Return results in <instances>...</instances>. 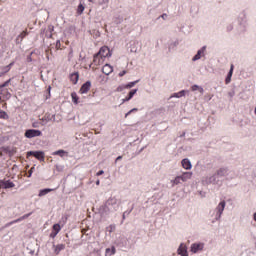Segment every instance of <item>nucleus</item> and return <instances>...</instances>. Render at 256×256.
I'll use <instances>...</instances> for the list:
<instances>
[{
    "label": "nucleus",
    "instance_id": "nucleus-5",
    "mask_svg": "<svg viewBox=\"0 0 256 256\" xmlns=\"http://www.w3.org/2000/svg\"><path fill=\"white\" fill-rule=\"evenodd\" d=\"M227 203L225 202V200H222L216 207L215 211H216V221H221V217L223 215V211H225V207H226Z\"/></svg>",
    "mask_w": 256,
    "mask_h": 256
},
{
    "label": "nucleus",
    "instance_id": "nucleus-42",
    "mask_svg": "<svg viewBox=\"0 0 256 256\" xmlns=\"http://www.w3.org/2000/svg\"><path fill=\"white\" fill-rule=\"evenodd\" d=\"M47 93L48 95L46 96V99H51V86H48Z\"/></svg>",
    "mask_w": 256,
    "mask_h": 256
},
{
    "label": "nucleus",
    "instance_id": "nucleus-4",
    "mask_svg": "<svg viewBox=\"0 0 256 256\" xmlns=\"http://www.w3.org/2000/svg\"><path fill=\"white\" fill-rule=\"evenodd\" d=\"M27 159L29 157H35L38 161H45V152L43 151H28L26 154Z\"/></svg>",
    "mask_w": 256,
    "mask_h": 256
},
{
    "label": "nucleus",
    "instance_id": "nucleus-9",
    "mask_svg": "<svg viewBox=\"0 0 256 256\" xmlns=\"http://www.w3.org/2000/svg\"><path fill=\"white\" fill-rule=\"evenodd\" d=\"M206 51H207V46H203L201 49L197 51L196 55L192 58V61H199L201 57H205Z\"/></svg>",
    "mask_w": 256,
    "mask_h": 256
},
{
    "label": "nucleus",
    "instance_id": "nucleus-20",
    "mask_svg": "<svg viewBox=\"0 0 256 256\" xmlns=\"http://www.w3.org/2000/svg\"><path fill=\"white\" fill-rule=\"evenodd\" d=\"M193 176V173L191 172H184L182 175H180L181 181L185 183V181H189L191 177Z\"/></svg>",
    "mask_w": 256,
    "mask_h": 256
},
{
    "label": "nucleus",
    "instance_id": "nucleus-41",
    "mask_svg": "<svg viewBox=\"0 0 256 256\" xmlns=\"http://www.w3.org/2000/svg\"><path fill=\"white\" fill-rule=\"evenodd\" d=\"M108 229H110V230H109V233H113V231H115V229H116L115 224H111V225L108 227Z\"/></svg>",
    "mask_w": 256,
    "mask_h": 256
},
{
    "label": "nucleus",
    "instance_id": "nucleus-31",
    "mask_svg": "<svg viewBox=\"0 0 256 256\" xmlns=\"http://www.w3.org/2000/svg\"><path fill=\"white\" fill-rule=\"evenodd\" d=\"M0 93H2V95L4 94L5 99H11V94L8 89H2Z\"/></svg>",
    "mask_w": 256,
    "mask_h": 256
},
{
    "label": "nucleus",
    "instance_id": "nucleus-60",
    "mask_svg": "<svg viewBox=\"0 0 256 256\" xmlns=\"http://www.w3.org/2000/svg\"><path fill=\"white\" fill-rule=\"evenodd\" d=\"M217 221H219V220H216V218H214V219L212 220V223H217Z\"/></svg>",
    "mask_w": 256,
    "mask_h": 256
},
{
    "label": "nucleus",
    "instance_id": "nucleus-1",
    "mask_svg": "<svg viewBox=\"0 0 256 256\" xmlns=\"http://www.w3.org/2000/svg\"><path fill=\"white\" fill-rule=\"evenodd\" d=\"M120 205L121 201H119L115 197H110L104 205L100 206L99 213L101 217H107L110 213H115L116 211H119Z\"/></svg>",
    "mask_w": 256,
    "mask_h": 256
},
{
    "label": "nucleus",
    "instance_id": "nucleus-14",
    "mask_svg": "<svg viewBox=\"0 0 256 256\" xmlns=\"http://www.w3.org/2000/svg\"><path fill=\"white\" fill-rule=\"evenodd\" d=\"M181 165L183 169H186V171H190V169H193V165L191 164V160H189V158L182 159Z\"/></svg>",
    "mask_w": 256,
    "mask_h": 256
},
{
    "label": "nucleus",
    "instance_id": "nucleus-6",
    "mask_svg": "<svg viewBox=\"0 0 256 256\" xmlns=\"http://www.w3.org/2000/svg\"><path fill=\"white\" fill-rule=\"evenodd\" d=\"M41 135H43V132L37 129H27L24 133V137H26V139H33V137H41Z\"/></svg>",
    "mask_w": 256,
    "mask_h": 256
},
{
    "label": "nucleus",
    "instance_id": "nucleus-10",
    "mask_svg": "<svg viewBox=\"0 0 256 256\" xmlns=\"http://www.w3.org/2000/svg\"><path fill=\"white\" fill-rule=\"evenodd\" d=\"M31 215H33V212L25 214L22 217L9 222L8 224H6V227H10V225H15V223H21V221H24V219H29V217H31Z\"/></svg>",
    "mask_w": 256,
    "mask_h": 256
},
{
    "label": "nucleus",
    "instance_id": "nucleus-37",
    "mask_svg": "<svg viewBox=\"0 0 256 256\" xmlns=\"http://www.w3.org/2000/svg\"><path fill=\"white\" fill-rule=\"evenodd\" d=\"M133 211V208H131L130 210H127L123 213L122 215V221H125V217L126 215H131V212Z\"/></svg>",
    "mask_w": 256,
    "mask_h": 256
},
{
    "label": "nucleus",
    "instance_id": "nucleus-11",
    "mask_svg": "<svg viewBox=\"0 0 256 256\" xmlns=\"http://www.w3.org/2000/svg\"><path fill=\"white\" fill-rule=\"evenodd\" d=\"M91 89V81H86L82 86L80 87L79 93L81 95H85V93H89V90Z\"/></svg>",
    "mask_w": 256,
    "mask_h": 256
},
{
    "label": "nucleus",
    "instance_id": "nucleus-16",
    "mask_svg": "<svg viewBox=\"0 0 256 256\" xmlns=\"http://www.w3.org/2000/svg\"><path fill=\"white\" fill-rule=\"evenodd\" d=\"M69 79L73 85H77V83H79V72L71 73Z\"/></svg>",
    "mask_w": 256,
    "mask_h": 256
},
{
    "label": "nucleus",
    "instance_id": "nucleus-61",
    "mask_svg": "<svg viewBox=\"0 0 256 256\" xmlns=\"http://www.w3.org/2000/svg\"><path fill=\"white\" fill-rule=\"evenodd\" d=\"M185 135H186V133L183 132V133L180 135V137H185Z\"/></svg>",
    "mask_w": 256,
    "mask_h": 256
},
{
    "label": "nucleus",
    "instance_id": "nucleus-2",
    "mask_svg": "<svg viewBox=\"0 0 256 256\" xmlns=\"http://www.w3.org/2000/svg\"><path fill=\"white\" fill-rule=\"evenodd\" d=\"M203 185H217L218 187H221L223 185V182L219 181V178L217 174H213L212 176H207L205 178V182H202Z\"/></svg>",
    "mask_w": 256,
    "mask_h": 256
},
{
    "label": "nucleus",
    "instance_id": "nucleus-21",
    "mask_svg": "<svg viewBox=\"0 0 256 256\" xmlns=\"http://www.w3.org/2000/svg\"><path fill=\"white\" fill-rule=\"evenodd\" d=\"M27 35H28L27 31H23L22 33H20L16 38L17 45H19L20 43H23V39H25Z\"/></svg>",
    "mask_w": 256,
    "mask_h": 256
},
{
    "label": "nucleus",
    "instance_id": "nucleus-40",
    "mask_svg": "<svg viewBox=\"0 0 256 256\" xmlns=\"http://www.w3.org/2000/svg\"><path fill=\"white\" fill-rule=\"evenodd\" d=\"M27 251L30 255H35V249H32L31 246L27 247Z\"/></svg>",
    "mask_w": 256,
    "mask_h": 256
},
{
    "label": "nucleus",
    "instance_id": "nucleus-49",
    "mask_svg": "<svg viewBox=\"0 0 256 256\" xmlns=\"http://www.w3.org/2000/svg\"><path fill=\"white\" fill-rule=\"evenodd\" d=\"M33 169H35V167H32L29 171H28V174H27V177L30 178L31 175H33Z\"/></svg>",
    "mask_w": 256,
    "mask_h": 256
},
{
    "label": "nucleus",
    "instance_id": "nucleus-47",
    "mask_svg": "<svg viewBox=\"0 0 256 256\" xmlns=\"http://www.w3.org/2000/svg\"><path fill=\"white\" fill-rule=\"evenodd\" d=\"M109 4V0H102L98 3V5H107Z\"/></svg>",
    "mask_w": 256,
    "mask_h": 256
},
{
    "label": "nucleus",
    "instance_id": "nucleus-19",
    "mask_svg": "<svg viewBox=\"0 0 256 256\" xmlns=\"http://www.w3.org/2000/svg\"><path fill=\"white\" fill-rule=\"evenodd\" d=\"M137 91H139L138 89H132L127 97L125 99H122V104L123 103H127V101H131V98L135 96V94L137 93Z\"/></svg>",
    "mask_w": 256,
    "mask_h": 256
},
{
    "label": "nucleus",
    "instance_id": "nucleus-43",
    "mask_svg": "<svg viewBox=\"0 0 256 256\" xmlns=\"http://www.w3.org/2000/svg\"><path fill=\"white\" fill-rule=\"evenodd\" d=\"M124 89H127V87H125V85H124V86H118V87H117L118 93H121Z\"/></svg>",
    "mask_w": 256,
    "mask_h": 256
},
{
    "label": "nucleus",
    "instance_id": "nucleus-56",
    "mask_svg": "<svg viewBox=\"0 0 256 256\" xmlns=\"http://www.w3.org/2000/svg\"><path fill=\"white\" fill-rule=\"evenodd\" d=\"M31 61H33V58H31V55H29V56L27 57V62H28V63H31Z\"/></svg>",
    "mask_w": 256,
    "mask_h": 256
},
{
    "label": "nucleus",
    "instance_id": "nucleus-45",
    "mask_svg": "<svg viewBox=\"0 0 256 256\" xmlns=\"http://www.w3.org/2000/svg\"><path fill=\"white\" fill-rule=\"evenodd\" d=\"M93 35H94L95 37H101V32H99V30H94V31H93Z\"/></svg>",
    "mask_w": 256,
    "mask_h": 256
},
{
    "label": "nucleus",
    "instance_id": "nucleus-34",
    "mask_svg": "<svg viewBox=\"0 0 256 256\" xmlns=\"http://www.w3.org/2000/svg\"><path fill=\"white\" fill-rule=\"evenodd\" d=\"M191 90H192V91H197V90H198L200 93H203V92H204L203 88L200 87V86L197 85V84H194V85L191 87Z\"/></svg>",
    "mask_w": 256,
    "mask_h": 256
},
{
    "label": "nucleus",
    "instance_id": "nucleus-48",
    "mask_svg": "<svg viewBox=\"0 0 256 256\" xmlns=\"http://www.w3.org/2000/svg\"><path fill=\"white\" fill-rule=\"evenodd\" d=\"M145 149H147V146L142 147V148L136 153V155H141V153H143V151H145Z\"/></svg>",
    "mask_w": 256,
    "mask_h": 256
},
{
    "label": "nucleus",
    "instance_id": "nucleus-17",
    "mask_svg": "<svg viewBox=\"0 0 256 256\" xmlns=\"http://www.w3.org/2000/svg\"><path fill=\"white\" fill-rule=\"evenodd\" d=\"M235 69V66L233 64H231L230 66V70L225 78V83L226 85H229V83H231V78L233 77V71Z\"/></svg>",
    "mask_w": 256,
    "mask_h": 256
},
{
    "label": "nucleus",
    "instance_id": "nucleus-52",
    "mask_svg": "<svg viewBox=\"0 0 256 256\" xmlns=\"http://www.w3.org/2000/svg\"><path fill=\"white\" fill-rule=\"evenodd\" d=\"M233 29V24H229L227 27H226V30L229 32H231V30Z\"/></svg>",
    "mask_w": 256,
    "mask_h": 256
},
{
    "label": "nucleus",
    "instance_id": "nucleus-63",
    "mask_svg": "<svg viewBox=\"0 0 256 256\" xmlns=\"http://www.w3.org/2000/svg\"><path fill=\"white\" fill-rule=\"evenodd\" d=\"M99 183H101L99 180L96 181V185H99Z\"/></svg>",
    "mask_w": 256,
    "mask_h": 256
},
{
    "label": "nucleus",
    "instance_id": "nucleus-44",
    "mask_svg": "<svg viewBox=\"0 0 256 256\" xmlns=\"http://www.w3.org/2000/svg\"><path fill=\"white\" fill-rule=\"evenodd\" d=\"M167 17H168L167 13H164V14L160 15L158 17V19H163L165 21V20H167Z\"/></svg>",
    "mask_w": 256,
    "mask_h": 256
},
{
    "label": "nucleus",
    "instance_id": "nucleus-29",
    "mask_svg": "<svg viewBox=\"0 0 256 256\" xmlns=\"http://www.w3.org/2000/svg\"><path fill=\"white\" fill-rule=\"evenodd\" d=\"M53 155H58L59 157H65V155H69V153L65 150H57L53 152Z\"/></svg>",
    "mask_w": 256,
    "mask_h": 256
},
{
    "label": "nucleus",
    "instance_id": "nucleus-12",
    "mask_svg": "<svg viewBox=\"0 0 256 256\" xmlns=\"http://www.w3.org/2000/svg\"><path fill=\"white\" fill-rule=\"evenodd\" d=\"M227 175H229V168L227 167H221L216 171V176L218 179L221 177H227Z\"/></svg>",
    "mask_w": 256,
    "mask_h": 256
},
{
    "label": "nucleus",
    "instance_id": "nucleus-13",
    "mask_svg": "<svg viewBox=\"0 0 256 256\" xmlns=\"http://www.w3.org/2000/svg\"><path fill=\"white\" fill-rule=\"evenodd\" d=\"M59 231H61V225H59L58 223L54 224L52 226V232L50 233L51 239H55L57 235H59Z\"/></svg>",
    "mask_w": 256,
    "mask_h": 256
},
{
    "label": "nucleus",
    "instance_id": "nucleus-33",
    "mask_svg": "<svg viewBox=\"0 0 256 256\" xmlns=\"http://www.w3.org/2000/svg\"><path fill=\"white\" fill-rule=\"evenodd\" d=\"M141 80H136L133 82H129L128 84L125 85L126 89H132V87H135L137 83H139Z\"/></svg>",
    "mask_w": 256,
    "mask_h": 256
},
{
    "label": "nucleus",
    "instance_id": "nucleus-8",
    "mask_svg": "<svg viewBox=\"0 0 256 256\" xmlns=\"http://www.w3.org/2000/svg\"><path fill=\"white\" fill-rule=\"evenodd\" d=\"M13 187H15V183L11 180H0L1 189H13Z\"/></svg>",
    "mask_w": 256,
    "mask_h": 256
},
{
    "label": "nucleus",
    "instance_id": "nucleus-62",
    "mask_svg": "<svg viewBox=\"0 0 256 256\" xmlns=\"http://www.w3.org/2000/svg\"><path fill=\"white\" fill-rule=\"evenodd\" d=\"M109 251H111V249H110V248H107V249H106V253H109Z\"/></svg>",
    "mask_w": 256,
    "mask_h": 256
},
{
    "label": "nucleus",
    "instance_id": "nucleus-55",
    "mask_svg": "<svg viewBox=\"0 0 256 256\" xmlns=\"http://www.w3.org/2000/svg\"><path fill=\"white\" fill-rule=\"evenodd\" d=\"M104 173H105V171L99 170V171L96 173V175H97V177H99V176L103 175Z\"/></svg>",
    "mask_w": 256,
    "mask_h": 256
},
{
    "label": "nucleus",
    "instance_id": "nucleus-50",
    "mask_svg": "<svg viewBox=\"0 0 256 256\" xmlns=\"http://www.w3.org/2000/svg\"><path fill=\"white\" fill-rule=\"evenodd\" d=\"M56 49H61V40L56 41Z\"/></svg>",
    "mask_w": 256,
    "mask_h": 256
},
{
    "label": "nucleus",
    "instance_id": "nucleus-15",
    "mask_svg": "<svg viewBox=\"0 0 256 256\" xmlns=\"http://www.w3.org/2000/svg\"><path fill=\"white\" fill-rule=\"evenodd\" d=\"M187 93H189V90H181L177 93H173L170 96V99H173V97H175L176 99H181V97H185V95H187Z\"/></svg>",
    "mask_w": 256,
    "mask_h": 256
},
{
    "label": "nucleus",
    "instance_id": "nucleus-59",
    "mask_svg": "<svg viewBox=\"0 0 256 256\" xmlns=\"http://www.w3.org/2000/svg\"><path fill=\"white\" fill-rule=\"evenodd\" d=\"M3 75H5V72H3V70H1L0 77H3Z\"/></svg>",
    "mask_w": 256,
    "mask_h": 256
},
{
    "label": "nucleus",
    "instance_id": "nucleus-39",
    "mask_svg": "<svg viewBox=\"0 0 256 256\" xmlns=\"http://www.w3.org/2000/svg\"><path fill=\"white\" fill-rule=\"evenodd\" d=\"M42 124H43V123L36 121V122H33V123H32V127H33L34 129H39V127H41Z\"/></svg>",
    "mask_w": 256,
    "mask_h": 256
},
{
    "label": "nucleus",
    "instance_id": "nucleus-25",
    "mask_svg": "<svg viewBox=\"0 0 256 256\" xmlns=\"http://www.w3.org/2000/svg\"><path fill=\"white\" fill-rule=\"evenodd\" d=\"M53 189L51 188H44L39 191L38 197H45V195H48V193H51Z\"/></svg>",
    "mask_w": 256,
    "mask_h": 256
},
{
    "label": "nucleus",
    "instance_id": "nucleus-3",
    "mask_svg": "<svg viewBox=\"0 0 256 256\" xmlns=\"http://www.w3.org/2000/svg\"><path fill=\"white\" fill-rule=\"evenodd\" d=\"M101 57L102 59L107 58V57H111V50L109 49V47L107 46H103L100 48L99 52L97 54L94 55V62L97 61L98 57Z\"/></svg>",
    "mask_w": 256,
    "mask_h": 256
},
{
    "label": "nucleus",
    "instance_id": "nucleus-51",
    "mask_svg": "<svg viewBox=\"0 0 256 256\" xmlns=\"http://www.w3.org/2000/svg\"><path fill=\"white\" fill-rule=\"evenodd\" d=\"M118 75L119 77H124V75H127V70L121 71Z\"/></svg>",
    "mask_w": 256,
    "mask_h": 256
},
{
    "label": "nucleus",
    "instance_id": "nucleus-26",
    "mask_svg": "<svg viewBox=\"0 0 256 256\" xmlns=\"http://www.w3.org/2000/svg\"><path fill=\"white\" fill-rule=\"evenodd\" d=\"M64 249H65V244H58L55 246L54 253L56 255H59V253H61V251H64Z\"/></svg>",
    "mask_w": 256,
    "mask_h": 256
},
{
    "label": "nucleus",
    "instance_id": "nucleus-28",
    "mask_svg": "<svg viewBox=\"0 0 256 256\" xmlns=\"http://www.w3.org/2000/svg\"><path fill=\"white\" fill-rule=\"evenodd\" d=\"M0 151H3V153L8 154L10 157L13 155V150H11L9 147H2L0 148ZM3 155L0 153V156Z\"/></svg>",
    "mask_w": 256,
    "mask_h": 256
},
{
    "label": "nucleus",
    "instance_id": "nucleus-7",
    "mask_svg": "<svg viewBox=\"0 0 256 256\" xmlns=\"http://www.w3.org/2000/svg\"><path fill=\"white\" fill-rule=\"evenodd\" d=\"M204 247H205V244H203L201 242L193 243V244H191L190 251L192 253H199V251H203Z\"/></svg>",
    "mask_w": 256,
    "mask_h": 256
},
{
    "label": "nucleus",
    "instance_id": "nucleus-57",
    "mask_svg": "<svg viewBox=\"0 0 256 256\" xmlns=\"http://www.w3.org/2000/svg\"><path fill=\"white\" fill-rule=\"evenodd\" d=\"M121 159H123V156H118L115 160V163H117V161H121Z\"/></svg>",
    "mask_w": 256,
    "mask_h": 256
},
{
    "label": "nucleus",
    "instance_id": "nucleus-53",
    "mask_svg": "<svg viewBox=\"0 0 256 256\" xmlns=\"http://www.w3.org/2000/svg\"><path fill=\"white\" fill-rule=\"evenodd\" d=\"M48 31L50 33H53V31H55V27H53L52 25L48 26Z\"/></svg>",
    "mask_w": 256,
    "mask_h": 256
},
{
    "label": "nucleus",
    "instance_id": "nucleus-22",
    "mask_svg": "<svg viewBox=\"0 0 256 256\" xmlns=\"http://www.w3.org/2000/svg\"><path fill=\"white\" fill-rule=\"evenodd\" d=\"M185 252H186V255H188L187 246L185 244L181 243L179 248H178V255L184 256Z\"/></svg>",
    "mask_w": 256,
    "mask_h": 256
},
{
    "label": "nucleus",
    "instance_id": "nucleus-38",
    "mask_svg": "<svg viewBox=\"0 0 256 256\" xmlns=\"http://www.w3.org/2000/svg\"><path fill=\"white\" fill-rule=\"evenodd\" d=\"M136 111H139V109L133 108V109L129 110V111L125 114V118L127 119V117H129V115H131V113H136Z\"/></svg>",
    "mask_w": 256,
    "mask_h": 256
},
{
    "label": "nucleus",
    "instance_id": "nucleus-18",
    "mask_svg": "<svg viewBox=\"0 0 256 256\" xmlns=\"http://www.w3.org/2000/svg\"><path fill=\"white\" fill-rule=\"evenodd\" d=\"M102 73H104V75H111V73H113V66L105 64L102 68Z\"/></svg>",
    "mask_w": 256,
    "mask_h": 256
},
{
    "label": "nucleus",
    "instance_id": "nucleus-46",
    "mask_svg": "<svg viewBox=\"0 0 256 256\" xmlns=\"http://www.w3.org/2000/svg\"><path fill=\"white\" fill-rule=\"evenodd\" d=\"M228 97L233 99V97H235V90H232V91L228 92Z\"/></svg>",
    "mask_w": 256,
    "mask_h": 256
},
{
    "label": "nucleus",
    "instance_id": "nucleus-24",
    "mask_svg": "<svg viewBox=\"0 0 256 256\" xmlns=\"http://www.w3.org/2000/svg\"><path fill=\"white\" fill-rule=\"evenodd\" d=\"M13 65H15V61L11 62L7 66L0 67V69L6 74V73H9V71H11V68L13 67Z\"/></svg>",
    "mask_w": 256,
    "mask_h": 256
},
{
    "label": "nucleus",
    "instance_id": "nucleus-35",
    "mask_svg": "<svg viewBox=\"0 0 256 256\" xmlns=\"http://www.w3.org/2000/svg\"><path fill=\"white\" fill-rule=\"evenodd\" d=\"M0 119H9V114L3 110H0Z\"/></svg>",
    "mask_w": 256,
    "mask_h": 256
},
{
    "label": "nucleus",
    "instance_id": "nucleus-58",
    "mask_svg": "<svg viewBox=\"0 0 256 256\" xmlns=\"http://www.w3.org/2000/svg\"><path fill=\"white\" fill-rule=\"evenodd\" d=\"M50 117H51L52 121H56L55 120V114H53L52 116L50 115Z\"/></svg>",
    "mask_w": 256,
    "mask_h": 256
},
{
    "label": "nucleus",
    "instance_id": "nucleus-27",
    "mask_svg": "<svg viewBox=\"0 0 256 256\" xmlns=\"http://www.w3.org/2000/svg\"><path fill=\"white\" fill-rule=\"evenodd\" d=\"M71 97L72 103H74V105H79V96L77 95V92H72Z\"/></svg>",
    "mask_w": 256,
    "mask_h": 256
},
{
    "label": "nucleus",
    "instance_id": "nucleus-32",
    "mask_svg": "<svg viewBox=\"0 0 256 256\" xmlns=\"http://www.w3.org/2000/svg\"><path fill=\"white\" fill-rule=\"evenodd\" d=\"M83 11H85V6L82 3H80L77 7L78 15H83Z\"/></svg>",
    "mask_w": 256,
    "mask_h": 256
},
{
    "label": "nucleus",
    "instance_id": "nucleus-54",
    "mask_svg": "<svg viewBox=\"0 0 256 256\" xmlns=\"http://www.w3.org/2000/svg\"><path fill=\"white\" fill-rule=\"evenodd\" d=\"M111 253H112V255H115V253H117V250L115 249V246L111 247Z\"/></svg>",
    "mask_w": 256,
    "mask_h": 256
},
{
    "label": "nucleus",
    "instance_id": "nucleus-36",
    "mask_svg": "<svg viewBox=\"0 0 256 256\" xmlns=\"http://www.w3.org/2000/svg\"><path fill=\"white\" fill-rule=\"evenodd\" d=\"M11 78L5 81L3 84L0 85V89H5V87H9V83H11Z\"/></svg>",
    "mask_w": 256,
    "mask_h": 256
},
{
    "label": "nucleus",
    "instance_id": "nucleus-30",
    "mask_svg": "<svg viewBox=\"0 0 256 256\" xmlns=\"http://www.w3.org/2000/svg\"><path fill=\"white\" fill-rule=\"evenodd\" d=\"M181 176H176L174 180H171L172 187H175V185H179L181 183Z\"/></svg>",
    "mask_w": 256,
    "mask_h": 256
},
{
    "label": "nucleus",
    "instance_id": "nucleus-23",
    "mask_svg": "<svg viewBox=\"0 0 256 256\" xmlns=\"http://www.w3.org/2000/svg\"><path fill=\"white\" fill-rule=\"evenodd\" d=\"M42 121V126L47 125L49 121H52L51 114L46 113L43 118L40 119Z\"/></svg>",
    "mask_w": 256,
    "mask_h": 256
},
{
    "label": "nucleus",
    "instance_id": "nucleus-64",
    "mask_svg": "<svg viewBox=\"0 0 256 256\" xmlns=\"http://www.w3.org/2000/svg\"><path fill=\"white\" fill-rule=\"evenodd\" d=\"M184 256H189V254H186V252H184Z\"/></svg>",
    "mask_w": 256,
    "mask_h": 256
}]
</instances>
